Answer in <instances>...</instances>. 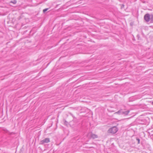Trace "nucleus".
<instances>
[{"label":"nucleus","mask_w":153,"mask_h":153,"mask_svg":"<svg viewBox=\"0 0 153 153\" xmlns=\"http://www.w3.org/2000/svg\"><path fill=\"white\" fill-rule=\"evenodd\" d=\"M118 131V129L116 127H113L110 128L108 131V133L114 134Z\"/></svg>","instance_id":"nucleus-1"},{"label":"nucleus","mask_w":153,"mask_h":153,"mask_svg":"<svg viewBox=\"0 0 153 153\" xmlns=\"http://www.w3.org/2000/svg\"><path fill=\"white\" fill-rule=\"evenodd\" d=\"M150 18V16L149 14H146L144 16V19L146 22L149 21Z\"/></svg>","instance_id":"nucleus-2"},{"label":"nucleus","mask_w":153,"mask_h":153,"mask_svg":"<svg viewBox=\"0 0 153 153\" xmlns=\"http://www.w3.org/2000/svg\"><path fill=\"white\" fill-rule=\"evenodd\" d=\"M50 139L49 138H46L42 140L41 141V144H44L45 143H48L50 142Z\"/></svg>","instance_id":"nucleus-3"},{"label":"nucleus","mask_w":153,"mask_h":153,"mask_svg":"<svg viewBox=\"0 0 153 153\" xmlns=\"http://www.w3.org/2000/svg\"><path fill=\"white\" fill-rule=\"evenodd\" d=\"M90 137L93 139H95L98 137V136L97 134L93 133H91Z\"/></svg>","instance_id":"nucleus-4"},{"label":"nucleus","mask_w":153,"mask_h":153,"mask_svg":"<svg viewBox=\"0 0 153 153\" xmlns=\"http://www.w3.org/2000/svg\"><path fill=\"white\" fill-rule=\"evenodd\" d=\"M129 112V111L128 110V111H126L125 112H124L123 113L124 114L126 115H127V114H128Z\"/></svg>","instance_id":"nucleus-5"},{"label":"nucleus","mask_w":153,"mask_h":153,"mask_svg":"<svg viewBox=\"0 0 153 153\" xmlns=\"http://www.w3.org/2000/svg\"><path fill=\"white\" fill-rule=\"evenodd\" d=\"M10 2L13 3V4H16L17 3V1L16 0H13V1H11Z\"/></svg>","instance_id":"nucleus-6"},{"label":"nucleus","mask_w":153,"mask_h":153,"mask_svg":"<svg viewBox=\"0 0 153 153\" xmlns=\"http://www.w3.org/2000/svg\"><path fill=\"white\" fill-rule=\"evenodd\" d=\"M48 8H46V9H44L43 10V12L45 13V12L46 11H47L48 10Z\"/></svg>","instance_id":"nucleus-7"},{"label":"nucleus","mask_w":153,"mask_h":153,"mask_svg":"<svg viewBox=\"0 0 153 153\" xmlns=\"http://www.w3.org/2000/svg\"><path fill=\"white\" fill-rule=\"evenodd\" d=\"M119 112H120V111H118V112H117L115 113V114H116V113H119Z\"/></svg>","instance_id":"nucleus-8"},{"label":"nucleus","mask_w":153,"mask_h":153,"mask_svg":"<svg viewBox=\"0 0 153 153\" xmlns=\"http://www.w3.org/2000/svg\"><path fill=\"white\" fill-rule=\"evenodd\" d=\"M152 105H153V101L152 102Z\"/></svg>","instance_id":"nucleus-9"}]
</instances>
